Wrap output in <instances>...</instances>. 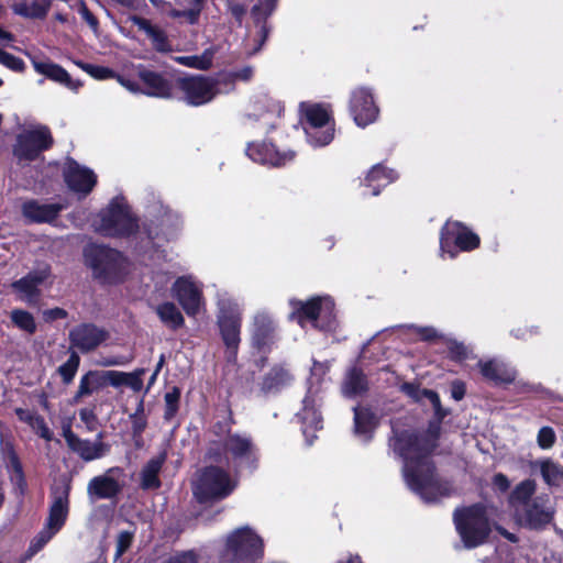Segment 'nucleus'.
Returning a JSON list of instances; mask_svg holds the SVG:
<instances>
[{
  "label": "nucleus",
  "instance_id": "f257e3e1",
  "mask_svg": "<svg viewBox=\"0 0 563 563\" xmlns=\"http://www.w3.org/2000/svg\"><path fill=\"white\" fill-rule=\"evenodd\" d=\"M437 439L438 428H434L422 434L395 430L390 441L394 452L402 460V473L408 487L427 503L449 496L452 490L448 482L438 479L429 457L437 446Z\"/></svg>",
  "mask_w": 563,
  "mask_h": 563
},
{
  "label": "nucleus",
  "instance_id": "f03ea898",
  "mask_svg": "<svg viewBox=\"0 0 563 563\" xmlns=\"http://www.w3.org/2000/svg\"><path fill=\"white\" fill-rule=\"evenodd\" d=\"M509 504L516 522L530 530H541L554 518L555 507L548 494H537V483L525 479L512 489Z\"/></svg>",
  "mask_w": 563,
  "mask_h": 563
},
{
  "label": "nucleus",
  "instance_id": "7ed1b4c3",
  "mask_svg": "<svg viewBox=\"0 0 563 563\" xmlns=\"http://www.w3.org/2000/svg\"><path fill=\"white\" fill-rule=\"evenodd\" d=\"M70 489L71 485L67 479H60L52 486L48 516L42 530L30 543L31 555L41 551L65 526L69 514Z\"/></svg>",
  "mask_w": 563,
  "mask_h": 563
},
{
  "label": "nucleus",
  "instance_id": "20e7f679",
  "mask_svg": "<svg viewBox=\"0 0 563 563\" xmlns=\"http://www.w3.org/2000/svg\"><path fill=\"white\" fill-rule=\"evenodd\" d=\"M208 456L218 462L232 463L235 468L247 470H254L258 460L252 440L245 434L231 432L222 440L210 443Z\"/></svg>",
  "mask_w": 563,
  "mask_h": 563
},
{
  "label": "nucleus",
  "instance_id": "39448f33",
  "mask_svg": "<svg viewBox=\"0 0 563 563\" xmlns=\"http://www.w3.org/2000/svg\"><path fill=\"white\" fill-rule=\"evenodd\" d=\"M95 230L110 238H128L139 230L135 216L123 197H114L92 222Z\"/></svg>",
  "mask_w": 563,
  "mask_h": 563
},
{
  "label": "nucleus",
  "instance_id": "423d86ee",
  "mask_svg": "<svg viewBox=\"0 0 563 563\" xmlns=\"http://www.w3.org/2000/svg\"><path fill=\"white\" fill-rule=\"evenodd\" d=\"M289 303L292 308L291 318L302 328L311 324L323 332H333L336 329L334 302L329 296L313 297L307 301L291 299Z\"/></svg>",
  "mask_w": 563,
  "mask_h": 563
},
{
  "label": "nucleus",
  "instance_id": "0eeeda50",
  "mask_svg": "<svg viewBox=\"0 0 563 563\" xmlns=\"http://www.w3.org/2000/svg\"><path fill=\"white\" fill-rule=\"evenodd\" d=\"M84 256L95 277L106 283H117L128 274V260L113 249L90 244L85 247Z\"/></svg>",
  "mask_w": 563,
  "mask_h": 563
},
{
  "label": "nucleus",
  "instance_id": "6e6552de",
  "mask_svg": "<svg viewBox=\"0 0 563 563\" xmlns=\"http://www.w3.org/2000/svg\"><path fill=\"white\" fill-rule=\"evenodd\" d=\"M454 522L464 547L467 549L483 544L490 531L485 508L479 505L456 510Z\"/></svg>",
  "mask_w": 563,
  "mask_h": 563
},
{
  "label": "nucleus",
  "instance_id": "1a4fd4ad",
  "mask_svg": "<svg viewBox=\"0 0 563 563\" xmlns=\"http://www.w3.org/2000/svg\"><path fill=\"white\" fill-rule=\"evenodd\" d=\"M262 555V539L249 527H244L228 536L222 559L227 563H254Z\"/></svg>",
  "mask_w": 563,
  "mask_h": 563
},
{
  "label": "nucleus",
  "instance_id": "9d476101",
  "mask_svg": "<svg viewBox=\"0 0 563 563\" xmlns=\"http://www.w3.org/2000/svg\"><path fill=\"white\" fill-rule=\"evenodd\" d=\"M305 132L308 142L314 146H325L334 137V122L328 107L318 103H302Z\"/></svg>",
  "mask_w": 563,
  "mask_h": 563
},
{
  "label": "nucleus",
  "instance_id": "9b49d317",
  "mask_svg": "<svg viewBox=\"0 0 563 563\" xmlns=\"http://www.w3.org/2000/svg\"><path fill=\"white\" fill-rule=\"evenodd\" d=\"M236 483L220 467H206L194 484V494L200 503L218 500L229 496Z\"/></svg>",
  "mask_w": 563,
  "mask_h": 563
},
{
  "label": "nucleus",
  "instance_id": "f8f14e48",
  "mask_svg": "<svg viewBox=\"0 0 563 563\" xmlns=\"http://www.w3.org/2000/svg\"><path fill=\"white\" fill-rule=\"evenodd\" d=\"M218 308V325L220 333L227 346L228 360L233 361L240 344L242 310L239 303L230 298L219 299Z\"/></svg>",
  "mask_w": 563,
  "mask_h": 563
},
{
  "label": "nucleus",
  "instance_id": "ddd939ff",
  "mask_svg": "<svg viewBox=\"0 0 563 563\" xmlns=\"http://www.w3.org/2000/svg\"><path fill=\"white\" fill-rule=\"evenodd\" d=\"M479 245V236L460 221H446L440 234L441 256L454 258L459 252H470Z\"/></svg>",
  "mask_w": 563,
  "mask_h": 563
},
{
  "label": "nucleus",
  "instance_id": "4468645a",
  "mask_svg": "<svg viewBox=\"0 0 563 563\" xmlns=\"http://www.w3.org/2000/svg\"><path fill=\"white\" fill-rule=\"evenodd\" d=\"M53 143L48 128L35 125L25 129L16 137L13 153L15 157L22 161H33L41 152L47 150Z\"/></svg>",
  "mask_w": 563,
  "mask_h": 563
},
{
  "label": "nucleus",
  "instance_id": "2eb2a0df",
  "mask_svg": "<svg viewBox=\"0 0 563 563\" xmlns=\"http://www.w3.org/2000/svg\"><path fill=\"white\" fill-rule=\"evenodd\" d=\"M52 276L51 266L46 263L37 265L22 278L11 284L12 290L18 299L27 303L35 305L41 298V286H43Z\"/></svg>",
  "mask_w": 563,
  "mask_h": 563
},
{
  "label": "nucleus",
  "instance_id": "dca6fc26",
  "mask_svg": "<svg viewBox=\"0 0 563 563\" xmlns=\"http://www.w3.org/2000/svg\"><path fill=\"white\" fill-rule=\"evenodd\" d=\"M321 396L320 387L312 383L308 388L307 395L302 400V408L297 413V418L302 424V433L308 444H312L314 432L322 428V416L320 412Z\"/></svg>",
  "mask_w": 563,
  "mask_h": 563
},
{
  "label": "nucleus",
  "instance_id": "f3484780",
  "mask_svg": "<svg viewBox=\"0 0 563 563\" xmlns=\"http://www.w3.org/2000/svg\"><path fill=\"white\" fill-rule=\"evenodd\" d=\"M124 486V471L121 467H110L103 474L92 477L87 486L91 500L115 498Z\"/></svg>",
  "mask_w": 563,
  "mask_h": 563
},
{
  "label": "nucleus",
  "instance_id": "a211bd4d",
  "mask_svg": "<svg viewBox=\"0 0 563 563\" xmlns=\"http://www.w3.org/2000/svg\"><path fill=\"white\" fill-rule=\"evenodd\" d=\"M350 113L360 128L374 123L379 115L374 95L369 88L357 87L351 92Z\"/></svg>",
  "mask_w": 563,
  "mask_h": 563
},
{
  "label": "nucleus",
  "instance_id": "6ab92c4d",
  "mask_svg": "<svg viewBox=\"0 0 563 563\" xmlns=\"http://www.w3.org/2000/svg\"><path fill=\"white\" fill-rule=\"evenodd\" d=\"M172 290L188 316H196L205 306L202 285L192 276H183L176 279Z\"/></svg>",
  "mask_w": 563,
  "mask_h": 563
},
{
  "label": "nucleus",
  "instance_id": "aec40b11",
  "mask_svg": "<svg viewBox=\"0 0 563 563\" xmlns=\"http://www.w3.org/2000/svg\"><path fill=\"white\" fill-rule=\"evenodd\" d=\"M179 87L185 93L186 101L192 106H201L220 93L218 82L205 77H184L178 80Z\"/></svg>",
  "mask_w": 563,
  "mask_h": 563
},
{
  "label": "nucleus",
  "instance_id": "412c9836",
  "mask_svg": "<svg viewBox=\"0 0 563 563\" xmlns=\"http://www.w3.org/2000/svg\"><path fill=\"white\" fill-rule=\"evenodd\" d=\"M245 152L253 162L274 167L285 166L295 158V152H279L273 144L266 142L249 143Z\"/></svg>",
  "mask_w": 563,
  "mask_h": 563
},
{
  "label": "nucleus",
  "instance_id": "4be33fe9",
  "mask_svg": "<svg viewBox=\"0 0 563 563\" xmlns=\"http://www.w3.org/2000/svg\"><path fill=\"white\" fill-rule=\"evenodd\" d=\"M108 338V333L95 324L84 323L69 331L71 351L74 349L87 353L97 349Z\"/></svg>",
  "mask_w": 563,
  "mask_h": 563
},
{
  "label": "nucleus",
  "instance_id": "5701e85b",
  "mask_svg": "<svg viewBox=\"0 0 563 563\" xmlns=\"http://www.w3.org/2000/svg\"><path fill=\"white\" fill-rule=\"evenodd\" d=\"M63 435L67 445L85 461H93L104 456L109 452V445L101 441V433L93 442L79 439L70 426L63 428Z\"/></svg>",
  "mask_w": 563,
  "mask_h": 563
},
{
  "label": "nucleus",
  "instance_id": "b1692460",
  "mask_svg": "<svg viewBox=\"0 0 563 563\" xmlns=\"http://www.w3.org/2000/svg\"><path fill=\"white\" fill-rule=\"evenodd\" d=\"M64 178L69 189L82 197L87 196L97 184V176L91 169L70 159L65 165Z\"/></svg>",
  "mask_w": 563,
  "mask_h": 563
},
{
  "label": "nucleus",
  "instance_id": "393cba45",
  "mask_svg": "<svg viewBox=\"0 0 563 563\" xmlns=\"http://www.w3.org/2000/svg\"><path fill=\"white\" fill-rule=\"evenodd\" d=\"M276 332V322L271 314L265 311H258L253 319L252 342L257 349H264L269 345Z\"/></svg>",
  "mask_w": 563,
  "mask_h": 563
},
{
  "label": "nucleus",
  "instance_id": "a878e982",
  "mask_svg": "<svg viewBox=\"0 0 563 563\" xmlns=\"http://www.w3.org/2000/svg\"><path fill=\"white\" fill-rule=\"evenodd\" d=\"M478 368L485 379L490 380L496 385L512 383L517 375L514 367L496 358L479 361Z\"/></svg>",
  "mask_w": 563,
  "mask_h": 563
},
{
  "label": "nucleus",
  "instance_id": "bb28decb",
  "mask_svg": "<svg viewBox=\"0 0 563 563\" xmlns=\"http://www.w3.org/2000/svg\"><path fill=\"white\" fill-rule=\"evenodd\" d=\"M139 78L145 87L143 93L156 98L172 96V84L162 74L142 68L139 70Z\"/></svg>",
  "mask_w": 563,
  "mask_h": 563
},
{
  "label": "nucleus",
  "instance_id": "cd10ccee",
  "mask_svg": "<svg viewBox=\"0 0 563 563\" xmlns=\"http://www.w3.org/2000/svg\"><path fill=\"white\" fill-rule=\"evenodd\" d=\"M59 203H41L36 200L25 201L22 206V213L29 222H51L63 210Z\"/></svg>",
  "mask_w": 563,
  "mask_h": 563
},
{
  "label": "nucleus",
  "instance_id": "c85d7f7f",
  "mask_svg": "<svg viewBox=\"0 0 563 563\" xmlns=\"http://www.w3.org/2000/svg\"><path fill=\"white\" fill-rule=\"evenodd\" d=\"M32 64L36 73L44 75L45 77L62 84L71 90H77L80 86L79 81L73 80L69 74L57 64L37 60L35 58H32Z\"/></svg>",
  "mask_w": 563,
  "mask_h": 563
},
{
  "label": "nucleus",
  "instance_id": "c756f323",
  "mask_svg": "<svg viewBox=\"0 0 563 563\" xmlns=\"http://www.w3.org/2000/svg\"><path fill=\"white\" fill-rule=\"evenodd\" d=\"M165 461L166 453L162 452L146 462L140 473L143 489H156L161 486L159 473Z\"/></svg>",
  "mask_w": 563,
  "mask_h": 563
},
{
  "label": "nucleus",
  "instance_id": "7c9ffc66",
  "mask_svg": "<svg viewBox=\"0 0 563 563\" xmlns=\"http://www.w3.org/2000/svg\"><path fill=\"white\" fill-rule=\"evenodd\" d=\"M398 178V173L394 169H388L382 164H377L371 168L366 178L365 185L372 187L373 196H377L380 188L386 187Z\"/></svg>",
  "mask_w": 563,
  "mask_h": 563
},
{
  "label": "nucleus",
  "instance_id": "2f4dec72",
  "mask_svg": "<svg viewBox=\"0 0 563 563\" xmlns=\"http://www.w3.org/2000/svg\"><path fill=\"white\" fill-rule=\"evenodd\" d=\"M402 391L418 402H429L435 411V415L439 419H442L445 416V412H442L440 398L438 394L430 389L420 388L419 386L410 383H406L401 386Z\"/></svg>",
  "mask_w": 563,
  "mask_h": 563
},
{
  "label": "nucleus",
  "instance_id": "473e14b6",
  "mask_svg": "<svg viewBox=\"0 0 563 563\" xmlns=\"http://www.w3.org/2000/svg\"><path fill=\"white\" fill-rule=\"evenodd\" d=\"M353 410L355 434L364 441L369 440L374 429L377 427V417L367 408L355 407Z\"/></svg>",
  "mask_w": 563,
  "mask_h": 563
},
{
  "label": "nucleus",
  "instance_id": "72a5a7b5",
  "mask_svg": "<svg viewBox=\"0 0 563 563\" xmlns=\"http://www.w3.org/2000/svg\"><path fill=\"white\" fill-rule=\"evenodd\" d=\"M51 7L49 0H19L13 4L14 13L31 19H43Z\"/></svg>",
  "mask_w": 563,
  "mask_h": 563
},
{
  "label": "nucleus",
  "instance_id": "f704fd0d",
  "mask_svg": "<svg viewBox=\"0 0 563 563\" xmlns=\"http://www.w3.org/2000/svg\"><path fill=\"white\" fill-rule=\"evenodd\" d=\"M132 22L135 26L139 27V30L143 31L151 38L154 47L157 51L165 52L168 49L167 37L163 30L153 25L151 21L141 16H133Z\"/></svg>",
  "mask_w": 563,
  "mask_h": 563
},
{
  "label": "nucleus",
  "instance_id": "c9c22d12",
  "mask_svg": "<svg viewBox=\"0 0 563 563\" xmlns=\"http://www.w3.org/2000/svg\"><path fill=\"white\" fill-rule=\"evenodd\" d=\"M103 386L102 372L89 371L81 376L78 390L74 396V401L78 402L82 397L90 396Z\"/></svg>",
  "mask_w": 563,
  "mask_h": 563
},
{
  "label": "nucleus",
  "instance_id": "e433bc0d",
  "mask_svg": "<svg viewBox=\"0 0 563 563\" xmlns=\"http://www.w3.org/2000/svg\"><path fill=\"white\" fill-rule=\"evenodd\" d=\"M367 389V380L362 371L356 367L351 368L345 376L342 385V393L346 397H354Z\"/></svg>",
  "mask_w": 563,
  "mask_h": 563
},
{
  "label": "nucleus",
  "instance_id": "4c0bfd02",
  "mask_svg": "<svg viewBox=\"0 0 563 563\" xmlns=\"http://www.w3.org/2000/svg\"><path fill=\"white\" fill-rule=\"evenodd\" d=\"M156 313L161 321L172 329H177L184 323L181 312L173 302H164L157 306Z\"/></svg>",
  "mask_w": 563,
  "mask_h": 563
},
{
  "label": "nucleus",
  "instance_id": "58836bf2",
  "mask_svg": "<svg viewBox=\"0 0 563 563\" xmlns=\"http://www.w3.org/2000/svg\"><path fill=\"white\" fill-rule=\"evenodd\" d=\"M12 324L19 330L33 334L36 331V322L33 314L24 309H13L10 312Z\"/></svg>",
  "mask_w": 563,
  "mask_h": 563
},
{
  "label": "nucleus",
  "instance_id": "ea45409f",
  "mask_svg": "<svg viewBox=\"0 0 563 563\" xmlns=\"http://www.w3.org/2000/svg\"><path fill=\"white\" fill-rule=\"evenodd\" d=\"M541 475L548 485L556 486L563 482V467L552 461L544 460L540 463Z\"/></svg>",
  "mask_w": 563,
  "mask_h": 563
},
{
  "label": "nucleus",
  "instance_id": "a19ab883",
  "mask_svg": "<svg viewBox=\"0 0 563 563\" xmlns=\"http://www.w3.org/2000/svg\"><path fill=\"white\" fill-rule=\"evenodd\" d=\"M80 357L76 351H71L68 360L58 366L57 372L64 384L68 385L73 382L79 368Z\"/></svg>",
  "mask_w": 563,
  "mask_h": 563
},
{
  "label": "nucleus",
  "instance_id": "79ce46f5",
  "mask_svg": "<svg viewBox=\"0 0 563 563\" xmlns=\"http://www.w3.org/2000/svg\"><path fill=\"white\" fill-rule=\"evenodd\" d=\"M176 62L184 66L197 68V69H207L211 66L212 63V52L206 51L202 55H189V56H178L176 57Z\"/></svg>",
  "mask_w": 563,
  "mask_h": 563
},
{
  "label": "nucleus",
  "instance_id": "37998d69",
  "mask_svg": "<svg viewBox=\"0 0 563 563\" xmlns=\"http://www.w3.org/2000/svg\"><path fill=\"white\" fill-rule=\"evenodd\" d=\"M192 7L188 10H176L169 11V16L174 19L184 18L189 24H196L199 20L203 0H190Z\"/></svg>",
  "mask_w": 563,
  "mask_h": 563
},
{
  "label": "nucleus",
  "instance_id": "c03bdc74",
  "mask_svg": "<svg viewBox=\"0 0 563 563\" xmlns=\"http://www.w3.org/2000/svg\"><path fill=\"white\" fill-rule=\"evenodd\" d=\"M77 65L84 71H86L88 75H90L92 78L98 79V80H104V79L117 77L115 73L108 67L93 65V64H87V63H82V62H78Z\"/></svg>",
  "mask_w": 563,
  "mask_h": 563
},
{
  "label": "nucleus",
  "instance_id": "a18cd8bd",
  "mask_svg": "<svg viewBox=\"0 0 563 563\" xmlns=\"http://www.w3.org/2000/svg\"><path fill=\"white\" fill-rule=\"evenodd\" d=\"M289 380V374L284 368L273 369L265 378L263 387L266 390H272L285 385Z\"/></svg>",
  "mask_w": 563,
  "mask_h": 563
},
{
  "label": "nucleus",
  "instance_id": "49530a36",
  "mask_svg": "<svg viewBox=\"0 0 563 563\" xmlns=\"http://www.w3.org/2000/svg\"><path fill=\"white\" fill-rule=\"evenodd\" d=\"M180 398V390L177 387H174L170 391L165 395V413L164 418L166 420H170L174 418L178 410V402Z\"/></svg>",
  "mask_w": 563,
  "mask_h": 563
},
{
  "label": "nucleus",
  "instance_id": "de8ad7c7",
  "mask_svg": "<svg viewBox=\"0 0 563 563\" xmlns=\"http://www.w3.org/2000/svg\"><path fill=\"white\" fill-rule=\"evenodd\" d=\"M449 352L452 358L462 361L470 357L472 351L462 342L450 340L448 342Z\"/></svg>",
  "mask_w": 563,
  "mask_h": 563
},
{
  "label": "nucleus",
  "instance_id": "09e8293b",
  "mask_svg": "<svg viewBox=\"0 0 563 563\" xmlns=\"http://www.w3.org/2000/svg\"><path fill=\"white\" fill-rule=\"evenodd\" d=\"M555 439V432L552 428L542 427L538 432L537 442L541 449L548 450L553 446Z\"/></svg>",
  "mask_w": 563,
  "mask_h": 563
},
{
  "label": "nucleus",
  "instance_id": "8fccbe9b",
  "mask_svg": "<svg viewBox=\"0 0 563 563\" xmlns=\"http://www.w3.org/2000/svg\"><path fill=\"white\" fill-rule=\"evenodd\" d=\"M0 64L14 71L24 69V62L14 55L0 49Z\"/></svg>",
  "mask_w": 563,
  "mask_h": 563
},
{
  "label": "nucleus",
  "instance_id": "3c124183",
  "mask_svg": "<svg viewBox=\"0 0 563 563\" xmlns=\"http://www.w3.org/2000/svg\"><path fill=\"white\" fill-rule=\"evenodd\" d=\"M277 0H260L258 4H255L252 9V13L256 19H265L274 11Z\"/></svg>",
  "mask_w": 563,
  "mask_h": 563
},
{
  "label": "nucleus",
  "instance_id": "603ef678",
  "mask_svg": "<svg viewBox=\"0 0 563 563\" xmlns=\"http://www.w3.org/2000/svg\"><path fill=\"white\" fill-rule=\"evenodd\" d=\"M145 369L140 368L132 373H126L125 385L129 386L133 391H140L143 388V379Z\"/></svg>",
  "mask_w": 563,
  "mask_h": 563
},
{
  "label": "nucleus",
  "instance_id": "864d4df0",
  "mask_svg": "<svg viewBox=\"0 0 563 563\" xmlns=\"http://www.w3.org/2000/svg\"><path fill=\"white\" fill-rule=\"evenodd\" d=\"M103 375V385L109 383L113 387H119L121 385H125L126 373L118 372V371H107L102 372Z\"/></svg>",
  "mask_w": 563,
  "mask_h": 563
},
{
  "label": "nucleus",
  "instance_id": "5fc2aeb1",
  "mask_svg": "<svg viewBox=\"0 0 563 563\" xmlns=\"http://www.w3.org/2000/svg\"><path fill=\"white\" fill-rule=\"evenodd\" d=\"M79 14L85 20V22L90 26V29L93 31V33H98L99 30V22L98 19L89 11L85 2H80Z\"/></svg>",
  "mask_w": 563,
  "mask_h": 563
},
{
  "label": "nucleus",
  "instance_id": "6e6d98bb",
  "mask_svg": "<svg viewBox=\"0 0 563 563\" xmlns=\"http://www.w3.org/2000/svg\"><path fill=\"white\" fill-rule=\"evenodd\" d=\"M511 334L521 340H528L532 338L533 335L539 334V328L538 327H518L511 331Z\"/></svg>",
  "mask_w": 563,
  "mask_h": 563
},
{
  "label": "nucleus",
  "instance_id": "4d7b16f0",
  "mask_svg": "<svg viewBox=\"0 0 563 563\" xmlns=\"http://www.w3.org/2000/svg\"><path fill=\"white\" fill-rule=\"evenodd\" d=\"M15 413L16 416L19 417V419L21 421H24L33 427H35V423H42L43 422V419L38 416H36L35 413H33L32 411L30 410H25V409H22V408H18L15 410Z\"/></svg>",
  "mask_w": 563,
  "mask_h": 563
},
{
  "label": "nucleus",
  "instance_id": "13d9d810",
  "mask_svg": "<svg viewBox=\"0 0 563 563\" xmlns=\"http://www.w3.org/2000/svg\"><path fill=\"white\" fill-rule=\"evenodd\" d=\"M164 563H197V554L194 551H186L172 556Z\"/></svg>",
  "mask_w": 563,
  "mask_h": 563
},
{
  "label": "nucleus",
  "instance_id": "bf43d9fd",
  "mask_svg": "<svg viewBox=\"0 0 563 563\" xmlns=\"http://www.w3.org/2000/svg\"><path fill=\"white\" fill-rule=\"evenodd\" d=\"M132 541V536L129 532H121L118 537L117 541V556L122 555L126 549L130 547Z\"/></svg>",
  "mask_w": 563,
  "mask_h": 563
},
{
  "label": "nucleus",
  "instance_id": "052dcab7",
  "mask_svg": "<svg viewBox=\"0 0 563 563\" xmlns=\"http://www.w3.org/2000/svg\"><path fill=\"white\" fill-rule=\"evenodd\" d=\"M133 360L132 356H110L103 358L100 364L102 366H123L129 364Z\"/></svg>",
  "mask_w": 563,
  "mask_h": 563
},
{
  "label": "nucleus",
  "instance_id": "680f3d73",
  "mask_svg": "<svg viewBox=\"0 0 563 563\" xmlns=\"http://www.w3.org/2000/svg\"><path fill=\"white\" fill-rule=\"evenodd\" d=\"M80 420L87 426L89 430L93 429V426L96 423V415L92 409L89 408H82L79 411Z\"/></svg>",
  "mask_w": 563,
  "mask_h": 563
},
{
  "label": "nucleus",
  "instance_id": "e2e57ef3",
  "mask_svg": "<svg viewBox=\"0 0 563 563\" xmlns=\"http://www.w3.org/2000/svg\"><path fill=\"white\" fill-rule=\"evenodd\" d=\"M43 316L46 321H54L57 319L66 318L67 311L62 308H53V309L45 310L43 312Z\"/></svg>",
  "mask_w": 563,
  "mask_h": 563
},
{
  "label": "nucleus",
  "instance_id": "0e129e2a",
  "mask_svg": "<svg viewBox=\"0 0 563 563\" xmlns=\"http://www.w3.org/2000/svg\"><path fill=\"white\" fill-rule=\"evenodd\" d=\"M283 111V108L279 103H275L274 104V109L271 111V112H267L265 114H263V125L266 128V126H273V121H272V118L274 115L276 117H279L280 113Z\"/></svg>",
  "mask_w": 563,
  "mask_h": 563
},
{
  "label": "nucleus",
  "instance_id": "69168bd1",
  "mask_svg": "<svg viewBox=\"0 0 563 563\" xmlns=\"http://www.w3.org/2000/svg\"><path fill=\"white\" fill-rule=\"evenodd\" d=\"M493 483L495 487H497L500 492H506L510 486L509 479L501 473H498L494 476Z\"/></svg>",
  "mask_w": 563,
  "mask_h": 563
},
{
  "label": "nucleus",
  "instance_id": "338daca9",
  "mask_svg": "<svg viewBox=\"0 0 563 563\" xmlns=\"http://www.w3.org/2000/svg\"><path fill=\"white\" fill-rule=\"evenodd\" d=\"M118 78V81L124 87L126 88L129 91L131 92H140L142 91L140 88H139V85L131 80V79H126V78H123L121 76H117Z\"/></svg>",
  "mask_w": 563,
  "mask_h": 563
},
{
  "label": "nucleus",
  "instance_id": "774afa93",
  "mask_svg": "<svg viewBox=\"0 0 563 563\" xmlns=\"http://www.w3.org/2000/svg\"><path fill=\"white\" fill-rule=\"evenodd\" d=\"M418 332L423 340L437 338V331L433 328H420Z\"/></svg>",
  "mask_w": 563,
  "mask_h": 563
}]
</instances>
